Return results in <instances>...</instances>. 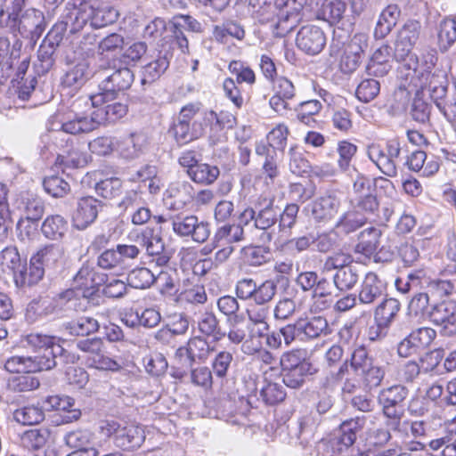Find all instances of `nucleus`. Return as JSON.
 I'll use <instances>...</instances> for the list:
<instances>
[{
  "label": "nucleus",
  "instance_id": "obj_1",
  "mask_svg": "<svg viewBox=\"0 0 456 456\" xmlns=\"http://www.w3.org/2000/svg\"><path fill=\"white\" fill-rule=\"evenodd\" d=\"M248 4L253 17L262 24H270L279 37L291 32L302 20L307 0H238Z\"/></svg>",
  "mask_w": 456,
  "mask_h": 456
},
{
  "label": "nucleus",
  "instance_id": "obj_2",
  "mask_svg": "<svg viewBox=\"0 0 456 456\" xmlns=\"http://www.w3.org/2000/svg\"><path fill=\"white\" fill-rule=\"evenodd\" d=\"M89 112H77L74 109L59 113L52 122L55 131H65L69 134L89 133L98 128L106 121L113 122L123 118L127 112V106L122 102H115L102 103L94 106Z\"/></svg>",
  "mask_w": 456,
  "mask_h": 456
},
{
  "label": "nucleus",
  "instance_id": "obj_3",
  "mask_svg": "<svg viewBox=\"0 0 456 456\" xmlns=\"http://www.w3.org/2000/svg\"><path fill=\"white\" fill-rule=\"evenodd\" d=\"M437 57L434 53L423 55L421 62L419 58L411 57L404 64L406 70L401 74L409 86L421 90H427L434 103L444 98L447 94L448 79L446 74L432 69L436 66Z\"/></svg>",
  "mask_w": 456,
  "mask_h": 456
},
{
  "label": "nucleus",
  "instance_id": "obj_4",
  "mask_svg": "<svg viewBox=\"0 0 456 456\" xmlns=\"http://www.w3.org/2000/svg\"><path fill=\"white\" fill-rule=\"evenodd\" d=\"M63 248L59 244H47L39 248L30 258L28 274L18 276L17 286H32L44 276L45 269H53L62 263Z\"/></svg>",
  "mask_w": 456,
  "mask_h": 456
},
{
  "label": "nucleus",
  "instance_id": "obj_5",
  "mask_svg": "<svg viewBox=\"0 0 456 456\" xmlns=\"http://www.w3.org/2000/svg\"><path fill=\"white\" fill-rule=\"evenodd\" d=\"M59 113L60 112H57L49 120V128L51 131L49 134L44 135L43 140L52 142V144H49L47 146V150L51 153H56L57 164L64 166L65 167H82L86 166L88 162L89 156L87 155V153L84 152L78 147L71 146L70 148H69V139H66L64 137V134L67 133L62 130L55 131L52 127V122Z\"/></svg>",
  "mask_w": 456,
  "mask_h": 456
},
{
  "label": "nucleus",
  "instance_id": "obj_6",
  "mask_svg": "<svg viewBox=\"0 0 456 456\" xmlns=\"http://www.w3.org/2000/svg\"><path fill=\"white\" fill-rule=\"evenodd\" d=\"M99 429L102 436L113 437L116 446L123 450L138 449L145 440L144 428L137 424L122 425L116 420H103Z\"/></svg>",
  "mask_w": 456,
  "mask_h": 456
},
{
  "label": "nucleus",
  "instance_id": "obj_7",
  "mask_svg": "<svg viewBox=\"0 0 456 456\" xmlns=\"http://www.w3.org/2000/svg\"><path fill=\"white\" fill-rule=\"evenodd\" d=\"M408 395V389L402 385H394L383 388L378 395V402L382 408L384 416L387 419V426L397 430L403 416V403Z\"/></svg>",
  "mask_w": 456,
  "mask_h": 456
},
{
  "label": "nucleus",
  "instance_id": "obj_8",
  "mask_svg": "<svg viewBox=\"0 0 456 456\" xmlns=\"http://www.w3.org/2000/svg\"><path fill=\"white\" fill-rule=\"evenodd\" d=\"M134 78V73L126 67L114 70L101 82L100 92L91 96L90 102L94 106H98L114 101L119 91L126 90L131 86Z\"/></svg>",
  "mask_w": 456,
  "mask_h": 456
},
{
  "label": "nucleus",
  "instance_id": "obj_9",
  "mask_svg": "<svg viewBox=\"0 0 456 456\" xmlns=\"http://www.w3.org/2000/svg\"><path fill=\"white\" fill-rule=\"evenodd\" d=\"M61 339L55 336H49L41 333H30L26 337L28 346L37 353L32 356L37 359L41 365H47L50 362L52 364L45 366V370H48L55 367L56 357L62 354L64 349L61 346Z\"/></svg>",
  "mask_w": 456,
  "mask_h": 456
},
{
  "label": "nucleus",
  "instance_id": "obj_10",
  "mask_svg": "<svg viewBox=\"0 0 456 456\" xmlns=\"http://www.w3.org/2000/svg\"><path fill=\"white\" fill-rule=\"evenodd\" d=\"M421 25L418 20H408L399 30L395 43V58L400 62L398 68L400 74L406 70L404 64L411 57L418 58L411 50L417 43L420 34Z\"/></svg>",
  "mask_w": 456,
  "mask_h": 456
},
{
  "label": "nucleus",
  "instance_id": "obj_11",
  "mask_svg": "<svg viewBox=\"0 0 456 456\" xmlns=\"http://www.w3.org/2000/svg\"><path fill=\"white\" fill-rule=\"evenodd\" d=\"M130 239L145 248L149 256H154L153 262L158 266H165L170 260V255L165 251V243L159 233L153 229L145 228L135 231L129 235Z\"/></svg>",
  "mask_w": 456,
  "mask_h": 456
},
{
  "label": "nucleus",
  "instance_id": "obj_12",
  "mask_svg": "<svg viewBox=\"0 0 456 456\" xmlns=\"http://www.w3.org/2000/svg\"><path fill=\"white\" fill-rule=\"evenodd\" d=\"M173 232L179 237H191L196 241L202 243L208 240L210 234L208 224L200 221L196 216H175L171 218Z\"/></svg>",
  "mask_w": 456,
  "mask_h": 456
},
{
  "label": "nucleus",
  "instance_id": "obj_13",
  "mask_svg": "<svg viewBox=\"0 0 456 456\" xmlns=\"http://www.w3.org/2000/svg\"><path fill=\"white\" fill-rule=\"evenodd\" d=\"M327 44L324 31L315 25L303 26L297 34V47L309 55L319 54Z\"/></svg>",
  "mask_w": 456,
  "mask_h": 456
},
{
  "label": "nucleus",
  "instance_id": "obj_14",
  "mask_svg": "<svg viewBox=\"0 0 456 456\" xmlns=\"http://www.w3.org/2000/svg\"><path fill=\"white\" fill-rule=\"evenodd\" d=\"M102 208V201L93 196L79 198L72 214L73 226L77 230L86 229L94 223Z\"/></svg>",
  "mask_w": 456,
  "mask_h": 456
},
{
  "label": "nucleus",
  "instance_id": "obj_15",
  "mask_svg": "<svg viewBox=\"0 0 456 456\" xmlns=\"http://www.w3.org/2000/svg\"><path fill=\"white\" fill-rule=\"evenodd\" d=\"M430 320L440 327L444 336L452 337L456 334V303L444 301L434 305L429 312Z\"/></svg>",
  "mask_w": 456,
  "mask_h": 456
},
{
  "label": "nucleus",
  "instance_id": "obj_16",
  "mask_svg": "<svg viewBox=\"0 0 456 456\" xmlns=\"http://www.w3.org/2000/svg\"><path fill=\"white\" fill-rule=\"evenodd\" d=\"M386 289L385 281L376 273L369 272L358 289V303L365 305H374L382 298Z\"/></svg>",
  "mask_w": 456,
  "mask_h": 456
},
{
  "label": "nucleus",
  "instance_id": "obj_17",
  "mask_svg": "<svg viewBox=\"0 0 456 456\" xmlns=\"http://www.w3.org/2000/svg\"><path fill=\"white\" fill-rule=\"evenodd\" d=\"M170 24L171 32L177 46L182 53H187L189 51V43L183 34V30L200 33L202 31L201 23L192 16L180 14L174 16Z\"/></svg>",
  "mask_w": 456,
  "mask_h": 456
},
{
  "label": "nucleus",
  "instance_id": "obj_18",
  "mask_svg": "<svg viewBox=\"0 0 456 456\" xmlns=\"http://www.w3.org/2000/svg\"><path fill=\"white\" fill-rule=\"evenodd\" d=\"M20 9H13V11L8 14V25L11 28H17L20 33L37 32L40 28L41 23L44 20V15L42 12L37 9H28L20 18L19 12Z\"/></svg>",
  "mask_w": 456,
  "mask_h": 456
},
{
  "label": "nucleus",
  "instance_id": "obj_19",
  "mask_svg": "<svg viewBox=\"0 0 456 456\" xmlns=\"http://www.w3.org/2000/svg\"><path fill=\"white\" fill-rule=\"evenodd\" d=\"M164 197L167 202L170 200V208L180 209L193 200L194 189L187 181H175L168 185Z\"/></svg>",
  "mask_w": 456,
  "mask_h": 456
},
{
  "label": "nucleus",
  "instance_id": "obj_20",
  "mask_svg": "<svg viewBox=\"0 0 456 456\" xmlns=\"http://www.w3.org/2000/svg\"><path fill=\"white\" fill-rule=\"evenodd\" d=\"M255 228L267 231L278 221V212L272 198L259 197L256 202Z\"/></svg>",
  "mask_w": 456,
  "mask_h": 456
},
{
  "label": "nucleus",
  "instance_id": "obj_21",
  "mask_svg": "<svg viewBox=\"0 0 456 456\" xmlns=\"http://www.w3.org/2000/svg\"><path fill=\"white\" fill-rule=\"evenodd\" d=\"M214 349L210 347L207 339L201 337L191 338L185 346H181L176 351V356L186 357L189 365H191L197 360L205 361L209 353Z\"/></svg>",
  "mask_w": 456,
  "mask_h": 456
},
{
  "label": "nucleus",
  "instance_id": "obj_22",
  "mask_svg": "<svg viewBox=\"0 0 456 456\" xmlns=\"http://www.w3.org/2000/svg\"><path fill=\"white\" fill-rule=\"evenodd\" d=\"M341 36L334 33L330 44V54L337 55L341 48H344L349 53H354L362 59V54L368 48V35L366 33H356L348 42L340 41Z\"/></svg>",
  "mask_w": 456,
  "mask_h": 456
},
{
  "label": "nucleus",
  "instance_id": "obj_23",
  "mask_svg": "<svg viewBox=\"0 0 456 456\" xmlns=\"http://www.w3.org/2000/svg\"><path fill=\"white\" fill-rule=\"evenodd\" d=\"M299 341H308L329 333V325L325 318L316 316L297 321Z\"/></svg>",
  "mask_w": 456,
  "mask_h": 456
},
{
  "label": "nucleus",
  "instance_id": "obj_24",
  "mask_svg": "<svg viewBox=\"0 0 456 456\" xmlns=\"http://www.w3.org/2000/svg\"><path fill=\"white\" fill-rule=\"evenodd\" d=\"M149 142L146 134L142 133H133L123 140L119 145L118 151L126 159H135L145 153Z\"/></svg>",
  "mask_w": 456,
  "mask_h": 456
},
{
  "label": "nucleus",
  "instance_id": "obj_25",
  "mask_svg": "<svg viewBox=\"0 0 456 456\" xmlns=\"http://www.w3.org/2000/svg\"><path fill=\"white\" fill-rule=\"evenodd\" d=\"M299 206L295 203L287 204L282 212L278 213L279 236L275 244L283 245L285 240L291 235V230L295 227L298 218Z\"/></svg>",
  "mask_w": 456,
  "mask_h": 456
},
{
  "label": "nucleus",
  "instance_id": "obj_26",
  "mask_svg": "<svg viewBox=\"0 0 456 456\" xmlns=\"http://www.w3.org/2000/svg\"><path fill=\"white\" fill-rule=\"evenodd\" d=\"M153 60L142 69V84H151L159 79L169 66L168 53L158 52Z\"/></svg>",
  "mask_w": 456,
  "mask_h": 456
},
{
  "label": "nucleus",
  "instance_id": "obj_27",
  "mask_svg": "<svg viewBox=\"0 0 456 456\" xmlns=\"http://www.w3.org/2000/svg\"><path fill=\"white\" fill-rule=\"evenodd\" d=\"M390 47L387 45L377 49L372 54L368 65L367 72L370 76L383 77L391 69Z\"/></svg>",
  "mask_w": 456,
  "mask_h": 456
},
{
  "label": "nucleus",
  "instance_id": "obj_28",
  "mask_svg": "<svg viewBox=\"0 0 456 456\" xmlns=\"http://www.w3.org/2000/svg\"><path fill=\"white\" fill-rule=\"evenodd\" d=\"M50 364L49 362L47 365H41L32 356L14 355L5 361L4 369L11 373H29L43 371Z\"/></svg>",
  "mask_w": 456,
  "mask_h": 456
},
{
  "label": "nucleus",
  "instance_id": "obj_29",
  "mask_svg": "<svg viewBox=\"0 0 456 456\" xmlns=\"http://www.w3.org/2000/svg\"><path fill=\"white\" fill-rule=\"evenodd\" d=\"M340 201L333 195L320 197L313 202L312 216L316 221H324L333 217L339 208Z\"/></svg>",
  "mask_w": 456,
  "mask_h": 456
},
{
  "label": "nucleus",
  "instance_id": "obj_30",
  "mask_svg": "<svg viewBox=\"0 0 456 456\" xmlns=\"http://www.w3.org/2000/svg\"><path fill=\"white\" fill-rule=\"evenodd\" d=\"M400 15V10L395 4L387 5L380 13L374 29V37L377 39L386 37L395 26Z\"/></svg>",
  "mask_w": 456,
  "mask_h": 456
},
{
  "label": "nucleus",
  "instance_id": "obj_31",
  "mask_svg": "<svg viewBox=\"0 0 456 456\" xmlns=\"http://www.w3.org/2000/svg\"><path fill=\"white\" fill-rule=\"evenodd\" d=\"M325 456H347L348 451H353L352 437L346 436L340 430L332 437L322 440Z\"/></svg>",
  "mask_w": 456,
  "mask_h": 456
},
{
  "label": "nucleus",
  "instance_id": "obj_32",
  "mask_svg": "<svg viewBox=\"0 0 456 456\" xmlns=\"http://www.w3.org/2000/svg\"><path fill=\"white\" fill-rule=\"evenodd\" d=\"M18 208L22 212L26 219L37 221L44 214L45 205L41 198L26 193L18 201Z\"/></svg>",
  "mask_w": 456,
  "mask_h": 456
},
{
  "label": "nucleus",
  "instance_id": "obj_33",
  "mask_svg": "<svg viewBox=\"0 0 456 456\" xmlns=\"http://www.w3.org/2000/svg\"><path fill=\"white\" fill-rule=\"evenodd\" d=\"M89 76V64L86 60H82L66 71L62 84L67 87L80 88L87 81Z\"/></svg>",
  "mask_w": 456,
  "mask_h": 456
},
{
  "label": "nucleus",
  "instance_id": "obj_34",
  "mask_svg": "<svg viewBox=\"0 0 456 456\" xmlns=\"http://www.w3.org/2000/svg\"><path fill=\"white\" fill-rule=\"evenodd\" d=\"M282 370L283 383L290 388H298L302 387L305 379L317 372V369L313 363H303L297 368Z\"/></svg>",
  "mask_w": 456,
  "mask_h": 456
},
{
  "label": "nucleus",
  "instance_id": "obj_35",
  "mask_svg": "<svg viewBox=\"0 0 456 456\" xmlns=\"http://www.w3.org/2000/svg\"><path fill=\"white\" fill-rule=\"evenodd\" d=\"M0 265L12 271L16 284L18 276L25 273L28 274L26 264L21 262L20 254L15 247H6L1 251Z\"/></svg>",
  "mask_w": 456,
  "mask_h": 456
},
{
  "label": "nucleus",
  "instance_id": "obj_36",
  "mask_svg": "<svg viewBox=\"0 0 456 456\" xmlns=\"http://www.w3.org/2000/svg\"><path fill=\"white\" fill-rule=\"evenodd\" d=\"M41 231L47 239L60 240L68 231V223L61 215L49 216L43 222Z\"/></svg>",
  "mask_w": 456,
  "mask_h": 456
},
{
  "label": "nucleus",
  "instance_id": "obj_37",
  "mask_svg": "<svg viewBox=\"0 0 456 456\" xmlns=\"http://www.w3.org/2000/svg\"><path fill=\"white\" fill-rule=\"evenodd\" d=\"M102 281L94 269L87 265H84L74 277L75 288L83 290V296L98 286Z\"/></svg>",
  "mask_w": 456,
  "mask_h": 456
},
{
  "label": "nucleus",
  "instance_id": "obj_38",
  "mask_svg": "<svg viewBox=\"0 0 456 456\" xmlns=\"http://www.w3.org/2000/svg\"><path fill=\"white\" fill-rule=\"evenodd\" d=\"M50 436L47 428L28 429L20 435V444L28 450H38L45 446Z\"/></svg>",
  "mask_w": 456,
  "mask_h": 456
},
{
  "label": "nucleus",
  "instance_id": "obj_39",
  "mask_svg": "<svg viewBox=\"0 0 456 456\" xmlns=\"http://www.w3.org/2000/svg\"><path fill=\"white\" fill-rule=\"evenodd\" d=\"M381 231L376 227H369L364 229L359 238V242L356 246L358 252L366 256H370L376 252L379 246V239Z\"/></svg>",
  "mask_w": 456,
  "mask_h": 456
},
{
  "label": "nucleus",
  "instance_id": "obj_40",
  "mask_svg": "<svg viewBox=\"0 0 456 456\" xmlns=\"http://www.w3.org/2000/svg\"><path fill=\"white\" fill-rule=\"evenodd\" d=\"M99 327L98 321L90 316H81L64 325V329L73 336H87L96 332Z\"/></svg>",
  "mask_w": 456,
  "mask_h": 456
},
{
  "label": "nucleus",
  "instance_id": "obj_41",
  "mask_svg": "<svg viewBox=\"0 0 456 456\" xmlns=\"http://www.w3.org/2000/svg\"><path fill=\"white\" fill-rule=\"evenodd\" d=\"M368 156L375 163L379 169L387 176L396 175V164H391L386 157V151L379 144H371L368 147Z\"/></svg>",
  "mask_w": 456,
  "mask_h": 456
},
{
  "label": "nucleus",
  "instance_id": "obj_42",
  "mask_svg": "<svg viewBox=\"0 0 456 456\" xmlns=\"http://www.w3.org/2000/svg\"><path fill=\"white\" fill-rule=\"evenodd\" d=\"M13 419L21 425H37L44 420L45 412L39 406L26 405L14 411Z\"/></svg>",
  "mask_w": 456,
  "mask_h": 456
},
{
  "label": "nucleus",
  "instance_id": "obj_43",
  "mask_svg": "<svg viewBox=\"0 0 456 456\" xmlns=\"http://www.w3.org/2000/svg\"><path fill=\"white\" fill-rule=\"evenodd\" d=\"M400 310V303L395 298L383 300L375 309L374 321L390 327Z\"/></svg>",
  "mask_w": 456,
  "mask_h": 456
},
{
  "label": "nucleus",
  "instance_id": "obj_44",
  "mask_svg": "<svg viewBox=\"0 0 456 456\" xmlns=\"http://www.w3.org/2000/svg\"><path fill=\"white\" fill-rule=\"evenodd\" d=\"M46 403L53 410L67 411L68 415L64 418L66 422L77 420L81 415L79 410L72 409L74 400L69 396L52 395L47 398Z\"/></svg>",
  "mask_w": 456,
  "mask_h": 456
},
{
  "label": "nucleus",
  "instance_id": "obj_45",
  "mask_svg": "<svg viewBox=\"0 0 456 456\" xmlns=\"http://www.w3.org/2000/svg\"><path fill=\"white\" fill-rule=\"evenodd\" d=\"M219 169L216 166L207 163H199L194 169L189 171V177L196 183L211 184L219 176Z\"/></svg>",
  "mask_w": 456,
  "mask_h": 456
},
{
  "label": "nucleus",
  "instance_id": "obj_46",
  "mask_svg": "<svg viewBox=\"0 0 456 456\" xmlns=\"http://www.w3.org/2000/svg\"><path fill=\"white\" fill-rule=\"evenodd\" d=\"M346 4L342 0H331L322 4L318 17L330 24L338 23L344 17Z\"/></svg>",
  "mask_w": 456,
  "mask_h": 456
},
{
  "label": "nucleus",
  "instance_id": "obj_47",
  "mask_svg": "<svg viewBox=\"0 0 456 456\" xmlns=\"http://www.w3.org/2000/svg\"><path fill=\"white\" fill-rule=\"evenodd\" d=\"M214 239L217 243L225 241L232 245L244 240V229L241 224H225L216 231Z\"/></svg>",
  "mask_w": 456,
  "mask_h": 456
},
{
  "label": "nucleus",
  "instance_id": "obj_48",
  "mask_svg": "<svg viewBox=\"0 0 456 456\" xmlns=\"http://www.w3.org/2000/svg\"><path fill=\"white\" fill-rule=\"evenodd\" d=\"M156 280V274L146 267L134 268L127 275L129 286L141 289L150 288Z\"/></svg>",
  "mask_w": 456,
  "mask_h": 456
},
{
  "label": "nucleus",
  "instance_id": "obj_49",
  "mask_svg": "<svg viewBox=\"0 0 456 456\" xmlns=\"http://www.w3.org/2000/svg\"><path fill=\"white\" fill-rule=\"evenodd\" d=\"M358 272L355 265L342 268L335 272L333 283L335 287L343 291L351 289L358 281Z\"/></svg>",
  "mask_w": 456,
  "mask_h": 456
},
{
  "label": "nucleus",
  "instance_id": "obj_50",
  "mask_svg": "<svg viewBox=\"0 0 456 456\" xmlns=\"http://www.w3.org/2000/svg\"><path fill=\"white\" fill-rule=\"evenodd\" d=\"M241 255L249 265L260 266L269 260L271 253L267 247L249 245L241 249Z\"/></svg>",
  "mask_w": 456,
  "mask_h": 456
},
{
  "label": "nucleus",
  "instance_id": "obj_51",
  "mask_svg": "<svg viewBox=\"0 0 456 456\" xmlns=\"http://www.w3.org/2000/svg\"><path fill=\"white\" fill-rule=\"evenodd\" d=\"M97 265L100 268L113 271L116 274L125 272L117 248L102 252L97 258Z\"/></svg>",
  "mask_w": 456,
  "mask_h": 456
},
{
  "label": "nucleus",
  "instance_id": "obj_52",
  "mask_svg": "<svg viewBox=\"0 0 456 456\" xmlns=\"http://www.w3.org/2000/svg\"><path fill=\"white\" fill-rule=\"evenodd\" d=\"M456 41V21L445 19L440 24L438 45L442 52H446Z\"/></svg>",
  "mask_w": 456,
  "mask_h": 456
},
{
  "label": "nucleus",
  "instance_id": "obj_53",
  "mask_svg": "<svg viewBox=\"0 0 456 456\" xmlns=\"http://www.w3.org/2000/svg\"><path fill=\"white\" fill-rule=\"evenodd\" d=\"M94 439V434L87 429H78L68 433L65 436V443L76 451L90 448Z\"/></svg>",
  "mask_w": 456,
  "mask_h": 456
},
{
  "label": "nucleus",
  "instance_id": "obj_54",
  "mask_svg": "<svg viewBox=\"0 0 456 456\" xmlns=\"http://www.w3.org/2000/svg\"><path fill=\"white\" fill-rule=\"evenodd\" d=\"M248 330L249 331L250 339H248L243 343L242 351L245 354H252L260 349L261 344L257 343L253 346H250L249 344H254V338L264 337L266 338V335L268 334L267 331L269 330V324L267 322H261L254 325L248 324Z\"/></svg>",
  "mask_w": 456,
  "mask_h": 456
},
{
  "label": "nucleus",
  "instance_id": "obj_55",
  "mask_svg": "<svg viewBox=\"0 0 456 456\" xmlns=\"http://www.w3.org/2000/svg\"><path fill=\"white\" fill-rule=\"evenodd\" d=\"M45 191L53 198H62L70 191L69 183L59 175H51L44 179Z\"/></svg>",
  "mask_w": 456,
  "mask_h": 456
},
{
  "label": "nucleus",
  "instance_id": "obj_56",
  "mask_svg": "<svg viewBox=\"0 0 456 456\" xmlns=\"http://www.w3.org/2000/svg\"><path fill=\"white\" fill-rule=\"evenodd\" d=\"M91 25L95 28H102L114 22L118 19V12L110 6L92 8Z\"/></svg>",
  "mask_w": 456,
  "mask_h": 456
},
{
  "label": "nucleus",
  "instance_id": "obj_57",
  "mask_svg": "<svg viewBox=\"0 0 456 456\" xmlns=\"http://www.w3.org/2000/svg\"><path fill=\"white\" fill-rule=\"evenodd\" d=\"M366 218L357 210L345 213L337 223V228L345 233H350L362 227Z\"/></svg>",
  "mask_w": 456,
  "mask_h": 456
},
{
  "label": "nucleus",
  "instance_id": "obj_58",
  "mask_svg": "<svg viewBox=\"0 0 456 456\" xmlns=\"http://www.w3.org/2000/svg\"><path fill=\"white\" fill-rule=\"evenodd\" d=\"M276 290V283L272 280H265L260 284L256 283V289L253 294L254 297H252L251 300H253L256 305H266L274 297Z\"/></svg>",
  "mask_w": 456,
  "mask_h": 456
},
{
  "label": "nucleus",
  "instance_id": "obj_59",
  "mask_svg": "<svg viewBox=\"0 0 456 456\" xmlns=\"http://www.w3.org/2000/svg\"><path fill=\"white\" fill-rule=\"evenodd\" d=\"M56 48L43 41L37 51L36 69L38 74L48 72L54 63L53 53Z\"/></svg>",
  "mask_w": 456,
  "mask_h": 456
},
{
  "label": "nucleus",
  "instance_id": "obj_60",
  "mask_svg": "<svg viewBox=\"0 0 456 456\" xmlns=\"http://www.w3.org/2000/svg\"><path fill=\"white\" fill-rule=\"evenodd\" d=\"M330 296L331 285L330 281L325 278L319 279L312 293V297L316 308L319 310L326 309L330 304L327 299Z\"/></svg>",
  "mask_w": 456,
  "mask_h": 456
},
{
  "label": "nucleus",
  "instance_id": "obj_61",
  "mask_svg": "<svg viewBox=\"0 0 456 456\" xmlns=\"http://www.w3.org/2000/svg\"><path fill=\"white\" fill-rule=\"evenodd\" d=\"M374 360L369 356L368 351L363 346H357L352 353L350 366L354 371V376H358L364 370H367Z\"/></svg>",
  "mask_w": 456,
  "mask_h": 456
},
{
  "label": "nucleus",
  "instance_id": "obj_62",
  "mask_svg": "<svg viewBox=\"0 0 456 456\" xmlns=\"http://www.w3.org/2000/svg\"><path fill=\"white\" fill-rule=\"evenodd\" d=\"M289 155V169L297 175H303L309 172L310 165L308 160L304 157L302 149L297 146L290 147Z\"/></svg>",
  "mask_w": 456,
  "mask_h": 456
},
{
  "label": "nucleus",
  "instance_id": "obj_63",
  "mask_svg": "<svg viewBox=\"0 0 456 456\" xmlns=\"http://www.w3.org/2000/svg\"><path fill=\"white\" fill-rule=\"evenodd\" d=\"M86 362L88 366L97 370L117 371L121 369V364L117 360L106 355L103 348L94 356L87 357Z\"/></svg>",
  "mask_w": 456,
  "mask_h": 456
},
{
  "label": "nucleus",
  "instance_id": "obj_64",
  "mask_svg": "<svg viewBox=\"0 0 456 456\" xmlns=\"http://www.w3.org/2000/svg\"><path fill=\"white\" fill-rule=\"evenodd\" d=\"M233 355L229 351H220L216 354L211 362V368L216 377L224 379L227 376L231 367Z\"/></svg>",
  "mask_w": 456,
  "mask_h": 456
}]
</instances>
